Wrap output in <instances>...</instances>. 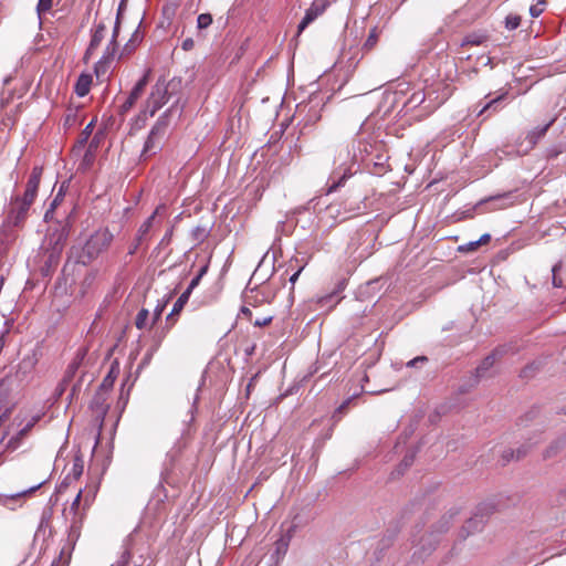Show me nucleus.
<instances>
[{
  "label": "nucleus",
  "mask_w": 566,
  "mask_h": 566,
  "mask_svg": "<svg viewBox=\"0 0 566 566\" xmlns=\"http://www.w3.org/2000/svg\"><path fill=\"white\" fill-rule=\"evenodd\" d=\"M105 32L106 27L104 23H98L97 25H95L90 41V45L84 55L85 60L90 59L94 54L95 50L101 45L102 41L105 38Z\"/></svg>",
  "instance_id": "nucleus-14"
},
{
  "label": "nucleus",
  "mask_w": 566,
  "mask_h": 566,
  "mask_svg": "<svg viewBox=\"0 0 566 566\" xmlns=\"http://www.w3.org/2000/svg\"><path fill=\"white\" fill-rule=\"evenodd\" d=\"M77 390H78V385H74L73 388H72V392L70 395L71 399L74 398V396L76 395Z\"/></svg>",
  "instance_id": "nucleus-54"
},
{
  "label": "nucleus",
  "mask_w": 566,
  "mask_h": 566,
  "mask_svg": "<svg viewBox=\"0 0 566 566\" xmlns=\"http://www.w3.org/2000/svg\"><path fill=\"white\" fill-rule=\"evenodd\" d=\"M486 40V36L484 35H480V34H469L467 35L461 45L462 46H467V45H480L482 44L484 41Z\"/></svg>",
  "instance_id": "nucleus-27"
},
{
  "label": "nucleus",
  "mask_w": 566,
  "mask_h": 566,
  "mask_svg": "<svg viewBox=\"0 0 566 566\" xmlns=\"http://www.w3.org/2000/svg\"><path fill=\"white\" fill-rule=\"evenodd\" d=\"M428 361V358L426 356H418L410 361L407 363L408 367H418L419 364H424Z\"/></svg>",
  "instance_id": "nucleus-43"
},
{
  "label": "nucleus",
  "mask_w": 566,
  "mask_h": 566,
  "mask_svg": "<svg viewBox=\"0 0 566 566\" xmlns=\"http://www.w3.org/2000/svg\"><path fill=\"white\" fill-rule=\"evenodd\" d=\"M413 460H415V455L412 453L406 454L399 467L403 468V470H406L413 463Z\"/></svg>",
  "instance_id": "nucleus-46"
},
{
  "label": "nucleus",
  "mask_w": 566,
  "mask_h": 566,
  "mask_svg": "<svg viewBox=\"0 0 566 566\" xmlns=\"http://www.w3.org/2000/svg\"><path fill=\"white\" fill-rule=\"evenodd\" d=\"M148 84V73H146L134 86L126 102L123 104V108L128 111L132 108L137 99L143 95L146 85Z\"/></svg>",
  "instance_id": "nucleus-15"
},
{
  "label": "nucleus",
  "mask_w": 566,
  "mask_h": 566,
  "mask_svg": "<svg viewBox=\"0 0 566 566\" xmlns=\"http://www.w3.org/2000/svg\"><path fill=\"white\" fill-rule=\"evenodd\" d=\"M190 296V291H185L174 304L171 313L167 316V323L172 326L176 322L175 316L178 315L185 305L187 304Z\"/></svg>",
  "instance_id": "nucleus-19"
},
{
  "label": "nucleus",
  "mask_w": 566,
  "mask_h": 566,
  "mask_svg": "<svg viewBox=\"0 0 566 566\" xmlns=\"http://www.w3.org/2000/svg\"><path fill=\"white\" fill-rule=\"evenodd\" d=\"M62 199H63V192H62V188H61L60 191L57 192V195L55 196L54 200L51 203V209L46 211L45 218L49 217V213L59 205V202Z\"/></svg>",
  "instance_id": "nucleus-45"
},
{
  "label": "nucleus",
  "mask_w": 566,
  "mask_h": 566,
  "mask_svg": "<svg viewBox=\"0 0 566 566\" xmlns=\"http://www.w3.org/2000/svg\"><path fill=\"white\" fill-rule=\"evenodd\" d=\"M42 174L43 168L34 166L25 184L23 195L11 198L7 216L9 224L19 227L27 219L28 212L36 198Z\"/></svg>",
  "instance_id": "nucleus-1"
},
{
  "label": "nucleus",
  "mask_w": 566,
  "mask_h": 566,
  "mask_svg": "<svg viewBox=\"0 0 566 566\" xmlns=\"http://www.w3.org/2000/svg\"><path fill=\"white\" fill-rule=\"evenodd\" d=\"M546 4H547L546 0H539L537 3L531 6V8H530L531 15L533 18H537L538 15H541L545 10Z\"/></svg>",
  "instance_id": "nucleus-33"
},
{
  "label": "nucleus",
  "mask_w": 566,
  "mask_h": 566,
  "mask_svg": "<svg viewBox=\"0 0 566 566\" xmlns=\"http://www.w3.org/2000/svg\"><path fill=\"white\" fill-rule=\"evenodd\" d=\"M272 319H273V316H264L262 318H256L252 323L254 326L263 327V326H268L269 324H271Z\"/></svg>",
  "instance_id": "nucleus-39"
},
{
  "label": "nucleus",
  "mask_w": 566,
  "mask_h": 566,
  "mask_svg": "<svg viewBox=\"0 0 566 566\" xmlns=\"http://www.w3.org/2000/svg\"><path fill=\"white\" fill-rule=\"evenodd\" d=\"M83 461L80 458H76L73 462V465L71 468V471L66 475L65 480L73 479L77 480L83 474Z\"/></svg>",
  "instance_id": "nucleus-25"
},
{
  "label": "nucleus",
  "mask_w": 566,
  "mask_h": 566,
  "mask_svg": "<svg viewBox=\"0 0 566 566\" xmlns=\"http://www.w3.org/2000/svg\"><path fill=\"white\" fill-rule=\"evenodd\" d=\"M6 436H7V432H4V433L2 434L0 442L4 440Z\"/></svg>",
  "instance_id": "nucleus-56"
},
{
  "label": "nucleus",
  "mask_w": 566,
  "mask_h": 566,
  "mask_svg": "<svg viewBox=\"0 0 566 566\" xmlns=\"http://www.w3.org/2000/svg\"><path fill=\"white\" fill-rule=\"evenodd\" d=\"M490 240H491V235H490V234H488V233L483 234V235L478 240V242H479V247H480V245H483V244L489 243V242H490Z\"/></svg>",
  "instance_id": "nucleus-49"
},
{
  "label": "nucleus",
  "mask_w": 566,
  "mask_h": 566,
  "mask_svg": "<svg viewBox=\"0 0 566 566\" xmlns=\"http://www.w3.org/2000/svg\"><path fill=\"white\" fill-rule=\"evenodd\" d=\"M113 240L114 235L107 228L97 229L84 242L78 261L84 265L92 263L108 250Z\"/></svg>",
  "instance_id": "nucleus-2"
},
{
  "label": "nucleus",
  "mask_w": 566,
  "mask_h": 566,
  "mask_svg": "<svg viewBox=\"0 0 566 566\" xmlns=\"http://www.w3.org/2000/svg\"><path fill=\"white\" fill-rule=\"evenodd\" d=\"M53 7V0H39L36 12L40 18L50 12Z\"/></svg>",
  "instance_id": "nucleus-29"
},
{
  "label": "nucleus",
  "mask_w": 566,
  "mask_h": 566,
  "mask_svg": "<svg viewBox=\"0 0 566 566\" xmlns=\"http://www.w3.org/2000/svg\"><path fill=\"white\" fill-rule=\"evenodd\" d=\"M353 399H354V398H348L347 400H345V401H344V402H343V403L337 408V410H336V412H335V416H334V417H336L337 415H339V416L344 415V413L347 411V409H348V407H349L350 402L353 401Z\"/></svg>",
  "instance_id": "nucleus-42"
},
{
  "label": "nucleus",
  "mask_w": 566,
  "mask_h": 566,
  "mask_svg": "<svg viewBox=\"0 0 566 566\" xmlns=\"http://www.w3.org/2000/svg\"><path fill=\"white\" fill-rule=\"evenodd\" d=\"M40 420V416H33L31 419L24 424L23 428H21L17 434L12 436L6 446L7 450H15L20 447L22 441L30 434L32 428L36 424V422Z\"/></svg>",
  "instance_id": "nucleus-10"
},
{
  "label": "nucleus",
  "mask_w": 566,
  "mask_h": 566,
  "mask_svg": "<svg viewBox=\"0 0 566 566\" xmlns=\"http://www.w3.org/2000/svg\"><path fill=\"white\" fill-rule=\"evenodd\" d=\"M329 6V0H314L297 25L296 36L298 38L310 24L322 17Z\"/></svg>",
  "instance_id": "nucleus-6"
},
{
  "label": "nucleus",
  "mask_w": 566,
  "mask_h": 566,
  "mask_svg": "<svg viewBox=\"0 0 566 566\" xmlns=\"http://www.w3.org/2000/svg\"><path fill=\"white\" fill-rule=\"evenodd\" d=\"M108 395L109 394L97 389L90 405V408L95 419L98 420L101 423L104 421L109 408V405L107 402Z\"/></svg>",
  "instance_id": "nucleus-9"
},
{
  "label": "nucleus",
  "mask_w": 566,
  "mask_h": 566,
  "mask_svg": "<svg viewBox=\"0 0 566 566\" xmlns=\"http://www.w3.org/2000/svg\"><path fill=\"white\" fill-rule=\"evenodd\" d=\"M497 350H494L492 354L486 356L481 364L475 368V382H478L481 378H483L488 370L493 367L496 360Z\"/></svg>",
  "instance_id": "nucleus-17"
},
{
  "label": "nucleus",
  "mask_w": 566,
  "mask_h": 566,
  "mask_svg": "<svg viewBox=\"0 0 566 566\" xmlns=\"http://www.w3.org/2000/svg\"><path fill=\"white\" fill-rule=\"evenodd\" d=\"M521 24V17L515 13H511L505 18V28L507 30H515Z\"/></svg>",
  "instance_id": "nucleus-31"
},
{
  "label": "nucleus",
  "mask_w": 566,
  "mask_h": 566,
  "mask_svg": "<svg viewBox=\"0 0 566 566\" xmlns=\"http://www.w3.org/2000/svg\"><path fill=\"white\" fill-rule=\"evenodd\" d=\"M71 380H66L65 377L62 378L61 382L56 386L55 392L60 397L64 394L69 382Z\"/></svg>",
  "instance_id": "nucleus-44"
},
{
  "label": "nucleus",
  "mask_w": 566,
  "mask_h": 566,
  "mask_svg": "<svg viewBox=\"0 0 566 566\" xmlns=\"http://www.w3.org/2000/svg\"><path fill=\"white\" fill-rule=\"evenodd\" d=\"M168 302H169V298H167L163 302H159L157 304V306L155 307L154 313H153L151 326L155 325L160 319Z\"/></svg>",
  "instance_id": "nucleus-32"
},
{
  "label": "nucleus",
  "mask_w": 566,
  "mask_h": 566,
  "mask_svg": "<svg viewBox=\"0 0 566 566\" xmlns=\"http://www.w3.org/2000/svg\"><path fill=\"white\" fill-rule=\"evenodd\" d=\"M526 454H527V450H526L524 447L518 448L516 451H514V450H505V451L502 453V461H503V464H506V463H507V462H510L512 459L520 460V459H522L523 457H525Z\"/></svg>",
  "instance_id": "nucleus-24"
},
{
  "label": "nucleus",
  "mask_w": 566,
  "mask_h": 566,
  "mask_svg": "<svg viewBox=\"0 0 566 566\" xmlns=\"http://www.w3.org/2000/svg\"><path fill=\"white\" fill-rule=\"evenodd\" d=\"M452 92H453V90L450 87V85L444 84L441 99L439 101V105L444 103L452 95Z\"/></svg>",
  "instance_id": "nucleus-40"
},
{
  "label": "nucleus",
  "mask_w": 566,
  "mask_h": 566,
  "mask_svg": "<svg viewBox=\"0 0 566 566\" xmlns=\"http://www.w3.org/2000/svg\"><path fill=\"white\" fill-rule=\"evenodd\" d=\"M241 313L252 322V311L249 307L243 306Z\"/></svg>",
  "instance_id": "nucleus-51"
},
{
  "label": "nucleus",
  "mask_w": 566,
  "mask_h": 566,
  "mask_svg": "<svg viewBox=\"0 0 566 566\" xmlns=\"http://www.w3.org/2000/svg\"><path fill=\"white\" fill-rule=\"evenodd\" d=\"M478 248H479V242L472 241V242L467 243L465 245H461L459 248V250L464 251V252H473V251L478 250Z\"/></svg>",
  "instance_id": "nucleus-41"
},
{
  "label": "nucleus",
  "mask_w": 566,
  "mask_h": 566,
  "mask_svg": "<svg viewBox=\"0 0 566 566\" xmlns=\"http://www.w3.org/2000/svg\"><path fill=\"white\" fill-rule=\"evenodd\" d=\"M2 420V417H0V421Z\"/></svg>",
  "instance_id": "nucleus-57"
},
{
  "label": "nucleus",
  "mask_w": 566,
  "mask_h": 566,
  "mask_svg": "<svg viewBox=\"0 0 566 566\" xmlns=\"http://www.w3.org/2000/svg\"><path fill=\"white\" fill-rule=\"evenodd\" d=\"M75 119H76L75 114H73V113L67 114L64 119V126L73 125Z\"/></svg>",
  "instance_id": "nucleus-48"
},
{
  "label": "nucleus",
  "mask_w": 566,
  "mask_h": 566,
  "mask_svg": "<svg viewBox=\"0 0 566 566\" xmlns=\"http://www.w3.org/2000/svg\"><path fill=\"white\" fill-rule=\"evenodd\" d=\"M377 42H378V31H377L376 28H374L370 31V33H369L367 40L365 41L363 48H364L365 51H370V50H373L376 46Z\"/></svg>",
  "instance_id": "nucleus-28"
},
{
  "label": "nucleus",
  "mask_w": 566,
  "mask_h": 566,
  "mask_svg": "<svg viewBox=\"0 0 566 566\" xmlns=\"http://www.w3.org/2000/svg\"><path fill=\"white\" fill-rule=\"evenodd\" d=\"M149 312L145 308L140 310L136 316L135 325L138 329L146 328Z\"/></svg>",
  "instance_id": "nucleus-30"
},
{
  "label": "nucleus",
  "mask_w": 566,
  "mask_h": 566,
  "mask_svg": "<svg viewBox=\"0 0 566 566\" xmlns=\"http://www.w3.org/2000/svg\"><path fill=\"white\" fill-rule=\"evenodd\" d=\"M212 23V17L209 13H201L197 19L199 29H206Z\"/></svg>",
  "instance_id": "nucleus-36"
},
{
  "label": "nucleus",
  "mask_w": 566,
  "mask_h": 566,
  "mask_svg": "<svg viewBox=\"0 0 566 566\" xmlns=\"http://www.w3.org/2000/svg\"><path fill=\"white\" fill-rule=\"evenodd\" d=\"M168 125H169L168 115H167V113H165L157 119V122L155 123V125L151 127V129L149 132V135H148V137L145 142L144 148H143V153H142L143 158L146 159L148 157H151V156L156 155L161 149L163 140L165 138Z\"/></svg>",
  "instance_id": "nucleus-4"
},
{
  "label": "nucleus",
  "mask_w": 566,
  "mask_h": 566,
  "mask_svg": "<svg viewBox=\"0 0 566 566\" xmlns=\"http://www.w3.org/2000/svg\"><path fill=\"white\" fill-rule=\"evenodd\" d=\"M423 101H424V95L421 92L415 93L410 99L411 103H418V104L422 103Z\"/></svg>",
  "instance_id": "nucleus-47"
},
{
  "label": "nucleus",
  "mask_w": 566,
  "mask_h": 566,
  "mask_svg": "<svg viewBox=\"0 0 566 566\" xmlns=\"http://www.w3.org/2000/svg\"><path fill=\"white\" fill-rule=\"evenodd\" d=\"M97 493L96 485H86L84 490H80L77 494H82L83 511H87L94 502Z\"/></svg>",
  "instance_id": "nucleus-20"
},
{
  "label": "nucleus",
  "mask_w": 566,
  "mask_h": 566,
  "mask_svg": "<svg viewBox=\"0 0 566 566\" xmlns=\"http://www.w3.org/2000/svg\"><path fill=\"white\" fill-rule=\"evenodd\" d=\"M164 209V206L157 207L155 211L147 218V220L139 227L135 237L138 243H144L149 239L150 230L158 223L157 217L159 216L160 210Z\"/></svg>",
  "instance_id": "nucleus-11"
},
{
  "label": "nucleus",
  "mask_w": 566,
  "mask_h": 566,
  "mask_svg": "<svg viewBox=\"0 0 566 566\" xmlns=\"http://www.w3.org/2000/svg\"><path fill=\"white\" fill-rule=\"evenodd\" d=\"M353 175L349 167L344 168L343 172L334 170L328 178L326 193L329 195L344 186L345 181Z\"/></svg>",
  "instance_id": "nucleus-13"
},
{
  "label": "nucleus",
  "mask_w": 566,
  "mask_h": 566,
  "mask_svg": "<svg viewBox=\"0 0 566 566\" xmlns=\"http://www.w3.org/2000/svg\"><path fill=\"white\" fill-rule=\"evenodd\" d=\"M92 85V76L90 74H81L75 84V93L83 97L88 94Z\"/></svg>",
  "instance_id": "nucleus-21"
},
{
  "label": "nucleus",
  "mask_w": 566,
  "mask_h": 566,
  "mask_svg": "<svg viewBox=\"0 0 566 566\" xmlns=\"http://www.w3.org/2000/svg\"><path fill=\"white\" fill-rule=\"evenodd\" d=\"M118 29H119V21L117 20L115 28H114V32H113V39L108 43L104 55L95 65V72H96L97 76H99L101 74H105L107 72L109 63L113 61V59L115 56V53L117 51L116 38L118 35Z\"/></svg>",
  "instance_id": "nucleus-8"
},
{
  "label": "nucleus",
  "mask_w": 566,
  "mask_h": 566,
  "mask_svg": "<svg viewBox=\"0 0 566 566\" xmlns=\"http://www.w3.org/2000/svg\"><path fill=\"white\" fill-rule=\"evenodd\" d=\"M207 270H208L207 265L202 266L200 269V271L198 272V274L191 280V282L186 291H190V293H191L192 290L199 284L201 277L206 274Z\"/></svg>",
  "instance_id": "nucleus-35"
},
{
  "label": "nucleus",
  "mask_w": 566,
  "mask_h": 566,
  "mask_svg": "<svg viewBox=\"0 0 566 566\" xmlns=\"http://www.w3.org/2000/svg\"><path fill=\"white\" fill-rule=\"evenodd\" d=\"M65 517L69 518V515H72L71 518L81 517L84 520L86 516V511H83V501L82 494H77L73 500L69 511L64 510Z\"/></svg>",
  "instance_id": "nucleus-18"
},
{
  "label": "nucleus",
  "mask_w": 566,
  "mask_h": 566,
  "mask_svg": "<svg viewBox=\"0 0 566 566\" xmlns=\"http://www.w3.org/2000/svg\"><path fill=\"white\" fill-rule=\"evenodd\" d=\"M119 373L118 366L112 365L108 374L103 379L102 384L99 385L98 389L102 391H105L109 394L111 389L114 386V381Z\"/></svg>",
  "instance_id": "nucleus-22"
},
{
  "label": "nucleus",
  "mask_w": 566,
  "mask_h": 566,
  "mask_svg": "<svg viewBox=\"0 0 566 566\" xmlns=\"http://www.w3.org/2000/svg\"><path fill=\"white\" fill-rule=\"evenodd\" d=\"M41 485H42V482L39 483L38 485L31 486L30 489L18 492L15 494L1 495L0 504L6 507H9V509H13V504H15V503H18L21 506L23 501L27 497H29L30 495H32L38 489H40Z\"/></svg>",
  "instance_id": "nucleus-12"
},
{
  "label": "nucleus",
  "mask_w": 566,
  "mask_h": 566,
  "mask_svg": "<svg viewBox=\"0 0 566 566\" xmlns=\"http://www.w3.org/2000/svg\"><path fill=\"white\" fill-rule=\"evenodd\" d=\"M142 40H143V34L140 33L139 30H136L133 33L128 43L125 45L124 52H126L128 54L132 53L135 50V48L142 42Z\"/></svg>",
  "instance_id": "nucleus-26"
},
{
  "label": "nucleus",
  "mask_w": 566,
  "mask_h": 566,
  "mask_svg": "<svg viewBox=\"0 0 566 566\" xmlns=\"http://www.w3.org/2000/svg\"><path fill=\"white\" fill-rule=\"evenodd\" d=\"M554 122H555V118L549 120L545 126H543L541 128H535L532 132H530L527 135V139H528L530 144L532 146H534L537 143V140L541 139L546 134V132L548 130V128L552 126V124Z\"/></svg>",
  "instance_id": "nucleus-23"
},
{
  "label": "nucleus",
  "mask_w": 566,
  "mask_h": 566,
  "mask_svg": "<svg viewBox=\"0 0 566 566\" xmlns=\"http://www.w3.org/2000/svg\"><path fill=\"white\" fill-rule=\"evenodd\" d=\"M91 127H92V123L86 126L85 132H90Z\"/></svg>",
  "instance_id": "nucleus-55"
},
{
  "label": "nucleus",
  "mask_w": 566,
  "mask_h": 566,
  "mask_svg": "<svg viewBox=\"0 0 566 566\" xmlns=\"http://www.w3.org/2000/svg\"><path fill=\"white\" fill-rule=\"evenodd\" d=\"M132 558V553L128 549H125L119 556L118 560L112 566H128Z\"/></svg>",
  "instance_id": "nucleus-37"
},
{
  "label": "nucleus",
  "mask_w": 566,
  "mask_h": 566,
  "mask_svg": "<svg viewBox=\"0 0 566 566\" xmlns=\"http://www.w3.org/2000/svg\"><path fill=\"white\" fill-rule=\"evenodd\" d=\"M143 243H138V241H136V239L134 240V243L132 245V248L129 249V254H134L136 252V250L142 245Z\"/></svg>",
  "instance_id": "nucleus-52"
},
{
  "label": "nucleus",
  "mask_w": 566,
  "mask_h": 566,
  "mask_svg": "<svg viewBox=\"0 0 566 566\" xmlns=\"http://www.w3.org/2000/svg\"><path fill=\"white\" fill-rule=\"evenodd\" d=\"M87 354V350L85 348H80L74 358L72 359V361L69 364L65 373H64V376L66 380H72L77 371V369L80 368V366L82 365L85 356Z\"/></svg>",
  "instance_id": "nucleus-16"
},
{
  "label": "nucleus",
  "mask_w": 566,
  "mask_h": 566,
  "mask_svg": "<svg viewBox=\"0 0 566 566\" xmlns=\"http://www.w3.org/2000/svg\"><path fill=\"white\" fill-rule=\"evenodd\" d=\"M191 46H192V40H186V41H184L182 48H184L185 50H188V49H190Z\"/></svg>",
  "instance_id": "nucleus-53"
},
{
  "label": "nucleus",
  "mask_w": 566,
  "mask_h": 566,
  "mask_svg": "<svg viewBox=\"0 0 566 566\" xmlns=\"http://www.w3.org/2000/svg\"><path fill=\"white\" fill-rule=\"evenodd\" d=\"M503 98V96H499L496 98H493L491 99L490 102H488L483 108L481 109L480 114H483L484 112L489 111L490 108H494L496 109V106L497 104L500 103V101Z\"/></svg>",
  "instance_id": "nucleus-38"
},
{
  "label": "nucleus",
  "mask_w": 566,
  "mask_h": 566,
  "mask_svg": "<svg viewBox=\"0 0 566 566\" xmlns=\"http://www.w3.org/2000/svg\"><path fill=\"white\" fill-rule=\"evenodd\" d=\"M303 269H304V268H303V266H301V268H300L295 273H293V274L291 275V277H290V282H291L292 284H295V282H296L297 277L300 276L301 272L303 271Z\"/></svg>",
  "instance_id": "nucleus-50"
},
{
  "label": "nucleus",
  "mask_w": 566,
  "mask_h": 566,
  "mask_svg": "<svg viewBox=\"0 0 566 566\" xmlns=\"http://www.w3.org/2000/svg\"><path fill=\"white\" fill-rule=\"evenodd\" d=\"M70 234L67 224H61L51 228L45 237L43 249L48 254L46 262L50 264H56L60 255L64 249Z\"/></svg>",
  "instance_id": "nucleus-3"
},
{
  "label": "nucleus",
  "mask_w": 566,
  "mask_h": 566,
  "mask_svg": "<svg viewBox=\"0 0 566 566\" xmlns=\"http://www.w3.org/2000/svg\"><path fill=\"white\" fill-rule=\"evenodd\" d=\"M562 268H563V263L559 261L552 269V272H553V285L555 287H560L562 284H563L562 279L558 276V272L562 270Z\"/></svg>",
  "instance_id": "nucleus-34"
},
{
  "label": "nucleus",
  "mask_w": 566,
  "mask_h": 566,
  "mask_svg": "<svg viewBox=\"0 0 566 566\" xmlns=\"http://www.w3.org/2000/svg\"><path fill=\"white\" fill-rule=\"evenodd\" d=\"M81 517L70 518V527L66 544L60 552L59 559L52 564V566H67L71 559L72 551L81 536V528L83 525Z\"/></svg>",
  "instance_id": "nucleus-5"
},
{
  "label": "nucleus",
  "mask_w": 566,
  "mask_h": 566,
  "mask_svg": "<svg viewBox=\"0 0 566 566\" xmlns=\"http://www.w3.org/2000/svg\"><path fill=\"white\" fill-rule=\"evenodd\" d=\"M168 97L166 85L159 82L156 83L147 99L145 113L153 117L168 102Z\"/></svg>",
  "instance_id": "nucleus-7"
}]
</instances>
